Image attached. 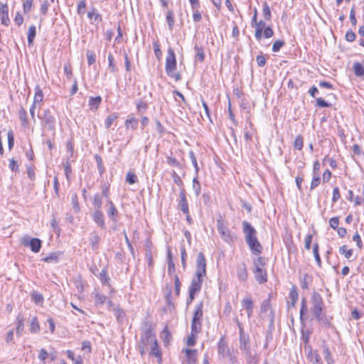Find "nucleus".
Masks as SVG:
<instances>
[{
  "mask_svg": "<svg viewBox=\"0 0 364 364\" xmlns=\"http://www.w3.org/2000/svg\"><path fill=\"white\" fill-rule=\"evenodd\" d=\"M339 223H340V220H339L338 216H334L329 219V225L334 230L338 229Z\"/></svg>",
  "mask_w": 364,
  "mask_h": 364,
  "instance_id": "603ef678",
  "label": "nucleus"
},
{
  "mask_svg": "<svg viewBox=\"0 0 364 364\" xmlns=\"http://www.w3.org/2000/svg\"><path fill=\"white\" fill-rule=\"evenodd\" d=\"M24 317L21 314H18L16 317V332L18 336H21L24 329Z\"/></svg>",
  "mask_w": 364,
  "mask_h": 364,
  "instance_id": "f3484780",
  "label": "nucleus"
},
{
  "mask_svg": "<svg viewBox=\"0 0 364 364\" xmlns=\"http://www.w3.org/2000/svg\"><path fill=\"white\" fill-rule=\"evenodd\" d=\"M237 275L239 278L242 280H246L247 279V271L244 266H240L238 267Z\"/></svg>",
  "mask_w": 364,
  "mask_h": 364,
  "instance_id": "09e8293b",
  "label": "nucleus"
},
{
  "mask_svg": "<svg viewBox=\"0 0 364 364\" xmlns=\"http://www.w3.org/2000/svg\"><path fill=\"white\" fill-rule=\"evenodd\" d=\"M102 102L100 96L91 97L89 100V106L91 109H97Z\"/></svg>",
  "mask_w": 364,
  "mask_h": 364,
  "instance_id": "c85d7f7f",
  "label": "nucleus"
},
{
  "mask_svg": "<svg viewBox=\"0 0 364 364\" xmlns=\"http://www.w3.org/2000/svg\"><path fill=\"white\" fill-rule=\"evenodd\" d=\"M218 355L222 359L230 358L232 360L234 358L224 336L221 337L218 343Z\"/></svg>",
  "mask_w": 364,
  "mask_h": 364,
  "instance_id": "423d86ee",
  "label": "nucleus"
},
{
  "mask_svg": "<svg viewBox=\"0 0 364 364\" xmlns=\"http://www.w3.org/2000/svg\"><path fill=\"white\" fill-rule=\"evenodd\" d=\"M217 228L219 234L225 242H230L233 241L234 237L224 221L218 220L217 222Z\"/></svg>",
  "mask_w": 364,
  "mask_h": 364,
  "instance_id": "0eeeda50",
  "label": "nucleus"
},
{
  "mask_svg": "<svg viewBox=\"0 0 364 364\" xmlns=\"http://www.w3.org/2000/svg\"><path fill=\"white\" fill-rule=\"evenodd\" d=\"M284 41H281V40H277L274 43H273V46H272V51L273 52H278L282 47L284 46Z\"/></svg>",
  "mask_w": 364,
  "mask_h": 364,
  "instance_id": "0e129e2a",
  "label": "nucleus"
},
{
  "mask_svg": "<svg viewBox=\"0 0 364 364\" xmlns=\"http://www.w3.org/2000/svg\"><path fill=\"white\" fill-rule=\"evenodd\" d=\"M176 65L175 53L172 48H169L166 58V73L169 77L174 78L176 81H179L181 79V75L175 73Z\"/></svg>",
  "mask_w": 364,
  "mask_h": 364,
  "instance_id": "7ed1b4c3",
  "label": "nucleus"
},
{
  "mask_svg": "<svg viewBox=\"0 0 364 364\" xmlns=\"http://www.w3.org/2000/svg\"><path fill=\"white\" fill-rule=\"evenodd\" d=\"M90 242L93 248H96L100 242V237L97 234H93L90 238Z\"/></svg>",
  "mask_w": 364,
  "mask_h": 364,
  "instance_id": "774afa93",
  "label": "nucleus"
},
{
  "mask_svg": "<svg viewBox=\"0 0 364 364\" xmlns=\"http://www.w3.org/2000/svg\"><path fill=\"white\" fill-rule=\"evenodd\" d=\"M255 231L252 228V252L256 255H259L262 251V246L257 240V237L253 235Z\"/></svg>",
  "mask_w": 364,
  "mask_h": 364,
  "instance_id": "a211bd4d",
  "label": "nucleus"
},
{
  "mask_svg": "<svg viewBox=\"0 0 364 364\" xmlns=\"http://www.w3.org/2000/svg\"><path fill=\"white\" fill-rule=\"evenodd\" d=\"M38 358L43 363H45L48 358H50L51 361H53L56 359V354L55 353H49L45 348H41L39 350Z\"/></svg>",
  "mask_w": 364,
  "mask_h": 364,
  "instance_id": "dca6fc26",
  "label": "nucleus"
},
{
  "mask_svg": "<svg viewBox=\"0 0 364 364\" xmlns=\"http://www.w3.org/2000/svg\"><path fill=\"white\" fill-rule=\"evenodd\" d=\"M348 200L353 201L354 206H359L362 204L361 198L358 196L354 197V193L352 190L348 191Z\"/></svg>",
  "mask_w": 364,
  "mask_h": 364,
  "instance_id": "c9c22d12",
  "label": "nucleus"
},
{
  "mask_svg": "<svg viewBox=\"0 0 364 364\" xmlns=\"http://www.w3.org/2000/svg\"><path fill=\"white\" fill-rule=\"evenodd\" d=\"M67 150L69 157L72 159L71 161H75L76 156L74 155V144L71 141H68L67 144Z\"/></svg>",
  "mask_w": 364,
  "mask_h": 364,
  "instance_id": "49530a36",
  "label": "nucleus"
},
{
  "mask_svg": "<svg viewBox=\"0 0 364 364\" xmlns=\"http://www.w3.org/2000/svg\"><path fill=\"white\" fill-rule=\"evenodd\" d=\"M33 0H26L23 3V10L25 14L28 13L33 7Z\"/></svg>",
  "mask_w": 364,
  "mask_h": 364,
  "instance_id": "13d9d810",
  "label": "nucleus"
},
{
  "mask_svg": "<svg viewBox=\"0 0 364 364\" xmlns=\"http://www.w3.org/2000/svg\"><path fill=\"white\" fill-rule=\"evenodd\" d=\"M92 204L95 210H101L102 205V196L99 193H97L94 196Z\"/></svg>",
  "mask_w": 364,
  "mask_h": 364,
  "instance_id": "72a5a7b5",
  "label": "nucleus"
},
{
  "mask_svg": "<svg viewBox=\"0 0 364 364\" xmlns=\"http://www.w3.org/2000/svg\"><path fill=\"white\" fill-rule=\"evenodd\" d=\"M108 204L109 205V210L108 211V215L109 217H111L112 219H114L117 218L118 211L116 208L115 205L112 203V201L109 200Z\"/></svg>",
  "mask_w": 364,
  "mask_h": 364,
  "instance_id": "ea45409f",
  "label": "nucleus"
},
{
  "mask_svg": "<svg viewBox=\"0 0 364 364\" xmlns=\"http://www.w3.org/2000/svg\"><path fill=\"white\" fill-rule=\"evenodd\" d=\"M178 205L183 213H188V211H189L186 193L183 188L179 191V201Z\"/></svg>",
  "mask_w": 364,
  "mask_h": 364,
  "instance_id": "9b49d317",
  "label": "nucleus"
},
{
  "mask_svg": "<svg viewBox=\"0 0 364 364\" xmlns=\"http://www.w3.org/2000/svg\"><path fill=\"white\" fill-rule=\"evenodd\" d=\"M87 17L90 20L94 19V22H99L102 19L101 14L97 12V10L95 7H92L90 11H88Z\"/></svg>",
  "mask_w": 364,
  "mask_h": 364,
  "instance_id": "393cba45",
  "label": "nucleus"
},
{
  "mask_svg": "<svg viewBox=\"0 0 364 364\" xmlns=\"http://www.w3.org/2000/svg\"><path fill=\"white\" fill-rule=\"evenodd\" d=\"M107 60H108V63H109L108 68L110 70V71L112 73L117 72V65H116V64L114 63V56H113V55L111 53H109L108 54Z\"/></svg>",
  "mask_w": 364,
  "mask_h": 364,
  "instance_id": "4c0bfd02",
  "label": "nucleus"
},
{
  "mask_svg": "<svg viewBox=\"0 0 364 364\" xmlns=\"http://www.w3.org/2000/svg\"><path fill=\"white\" fill-rule=\"evenodd\" d=\"M81 350L82 351H85L87 353H91L92 352V345H91V343L90 341H83L82 343V346H81Z\"/></svg>",
  "mask_w": 364,
  "mask_h": 364,
  "instance_id": "6e6d98bb",
  "label": "nucleus"
},
{
  "mask_svg": "<svg viewBox=\"0 0 364 364\" xmlns=\"http://www.w3.org/2000/svg\"><path fill=\"white\" fill-rule=\"evenodd\" d=\"M353 70L357 77H363L364 75V68L361 63L358 62L355 63L353 66Z\"/></svg>",
  "mask_w": 364,
  "mask_h": 364,
  "instance_id": "c756f323",
  "label": "nucleus"
},
{
  "mask_svg": "<svg viewBox=\"0 0 364 364\" xmlns=\"http://www.w3.org/2000/svg\"><path fill=\"white\" fill-rule=\"evenodd\" d=\"M200 330H201V328L191 327V333L188 335V336L186 341V344L188 347H192L196 345L197 336H198V333L200 331Z\"/></svg>",
  "mask_w": 364,
  "mask_h": 364,
  "instance_id": "ddd939ff",
  "label": "nucleus"
},
{
  "mask_svg": "<svg viewBox=\"0 0 364 364\" xmlns=\"http://www.w3.org/2000/svg\"><path fill=\"white\" fill-rule=\"evenodd\" d=\"M100 281L103 283V284H108L109 281V276L107 275V272L105 269H103L100 273Z\"/></svg>",
  "mask_w": 364,
  "mask_h": 364,
  "instance_id": "338daca9",
  "label": "nucleus"
},
{
  "mask_svg": "<svg viewBox=\"0 0 364 364\" xmlns=\"http://www.w3.org/2000/svg\"><path fill=\"white\" fill-rule=\"evenodd\" d=\"M36 36V28L34 25H31L28 28V45L29 47H32L33 46V41L35 39V37Z\"/></svg>",
  "mask_w": 364,
  "mask_h": 364,
  "instance_id": "4be33fe9",
  "label": "nucleus"
},
{
  "mask_svg": "<svg viewBox=\"0 0 364 364\" xmlns=\"http://www.w3.org/2000/svg\"><path fill=\"white\" fill-rule=\"evenodd\" d=\"M22 244L24 246H29L31 251L35 253L39 252L42 246L41 240L38 238H32L30 240L24 239Z\"/></svg>",
  "mask_w": 364,
  "mask_h": 364,
  "instance_id": "9d476101",
  "label": "nucleus"
},
{
  "mask_svg": "<svg viewBox=\"0 0 364 364\" xmlns=\"http://www.w3.org/2000/svg\"><path fill=\"white\" fill-rule=\"evenodd\" d=\"M126 181L132 185L138 181L136 175L131 171H129L126 175Z\"/></svg>",
  "mask_w": 364,
  "mask_h": 364,
  "instance_id": "c03bdc74",
  "label": "nucleus"
},
{
  "mask_svg": "<svg viewBox=\"0 0 364 364\" xmlns=\"http://www.w3.org/2000/svg\"><path fill=\"white\" fill-rule=\"evenodd\" d=\"M316 106L318 107H330L331 106V104L328 103V102L325 101L321 97H318L316 99Z\"/></svg>",
  "mask_w": 364,
  "mask_h": 364,
  "instance_id": "680f3d73",
  "label": "nucleus"
},
{
  "mask_svg": "<svg viewBox=\"0 0 364 364\" xmlns=\"http://www.w3.org/2000/svg\"><path fill=\"white\" fill-rule=\"evenodd\" d=\"M86 0H79L77 7V13L80 16H82L85 13Z\"/></svg>",
  "mask_w": 364,
  "mask_h": 364,
  "instance_id": "a18cd8bd",
  "label": "nucleus"
},
{
  "mask_svg": "<svg viewBox=\"0 0 364 364\" xmlns=\"http://www.w3.org/2000/svg\"><path fill=\"white\" fill-rule=\"evenodd\" d=\"M138 124L139 119L133 114H129L124 122V127L127 130H134L137 128Z\"/></svg>",
  "mask_w": 364,
  "mask_h": 364,
  "instance_id": "2eb2a0df",
  "label": "nucleus"
},
{
  "mask_svg": "<svg viewBox=\"0 0 364 364\" xmlns=\"http://www.w3.org/2000/svg\"><path fill=\"white\" fill-rule=\"evenodd\" d=\"M38 117L41 119L42 124L46 129L49 130L54 129L55 120L48 109H43L42 112L38 114Z\"/></svg>",
  "mask_w": 364,
  "mask_h": 364,
  "instance_id": "39448f33",
  "label": "nucleus"
},
{
  "mask_svg": "<svg viewBox=\"0 0 364 364\" xmlns=\"http://www.w3.org/2000/svg\"><path fill=\"white\" fill-rule=\"evenodd\" d=\"M148 108V104L142 100H139L136 102V109L138 112L139 113H144L146 111Z\"/></svg>",
  "mask_w": 364,
  "mask_h": 364,
  "instance_id": "8fccbe9b",
  "label": "nucleus"
},
{
  "mask_svg": "<svg viewBox=\"0 0 364 364\" xmlns=\"http://www.w3.org/2000/svg\"><path fill=\"white\" fill-rule=\"evenodd\" d=\"M144 326L146 328L140 335L136 343V349L141 357L148 354L150 357H154L159 364H161L163 362L162 351L154 331V325L146 322Z\"/></svg>",
  "mask_w": 364,
  "mask_h": 364,
  "instance_id": "f257e3e1",
  "label": "nucleus"
},
{
  "mask_svg": "<svg viewBox=\"0 0 364 364\" xmlns=\"http://www.w3.org/2000/svg\"><path fill=\"white\" fill-rule=\"evenodd\" d=\"M194 49L196 52L195 55V60L199 62H203L205 58V53L203 48L196 45Z\"/></svg>",
  "mask_w": 364,
  "mask_h": 364,
  "instance_id": "7c9ffc66",
  "label": "nucleus"
},
{
  "mask_svg": "<svg viewBox=\"0 0 364 364\" xmlns=\"http://www.w3.org/2000/svg\"><path fill=\"white\" fill-rule=\"evenodd\" d=\"M206 276V260L202 252L198 254L195 277L191 280L188 290L199 292L202 287L203 278Z\"/></svg>",
  "mask_w": 364,
  "mask_h": 364,
  "instance_id": "f03ea898",
  "label": "nucleus"
},
{
  "mask_svg": "<svg viewBox=\"0 0 364 364\" xmlns=\"http://www.w3.org/2000/svg\"><path fill=\"white\" fill-rule=\"evenodd\" d=\"M174 287H175V293L177 296H179L181 291V282L179 279V277L177 274H174Z\"/></svg>",
  "mask_w": 364,
  "mask_h": 364,
  "instance_id": "864d4df0",
  "label": "nucleus"
},
{
  "mask_svg": "<svg viewBox=\"0 0 364 364\" xmlns=\"http://www.w3.org/2000/svg\"><path fill=\"white\" fill-rule=\"evenodd\" d=\"M93 220L101 228L105 227L104 215L101 210H95L93 214Z\"/></svg>",
  "mask_w": 364,
  "mask_h": 364,
  "instance_id": "412c9836",
  "label": "nucleus"
},
{
  "mask_svg": "<svg viewBox=\"0 0 364 364\" xmlns=\"http://www.w3.org/2000/svg\"><path fill=\"white\" fill-rule=\"evenodd\" d=\"M95 158L97 161L99 173L100 175H102L105 171L104 165H103L102 159L99 155H95Z\"/></svg>",
  "mask_w": 364,
  "mask_h": 364,
  "instance_id": "3c124183",
  "label": "nucleus"
},
{
  "mask_svg": "<svg viewBox=\"0 0 364 364\" xmlns=\"http://www.w3.org/2000/svg\"><path fill=\"white\" fill-rule=\"evenodd\" d=\"M255 280L259 284H263L267 282V268H256L252 270Z\"/></svg>",
  "mask_w": 364,
  "mask_h": 364,
  "instance_id": "f8f14e48",
  "label": "nucleus"
},
{
  "mask_svg": "<svg viewBox=\"0 0 364 364\" xmlns=\"http://www.w3.org/2000/svg\"><path fill=\"white\" fill-rule=\"evenodd\" d=\"M59 259V253L58 252H52L47 257H44L43 260L45 262H57Z\"/></svg>",
  "mask_w": 364,
  "mask_h": 364,
  "instance_id": "37998d69",
  "label": "nucleus"
},
{
  "mask_svg": "<svg viewBox=\"0 0 364 364\" xmlns=\"http://www.w3.org/2000/svg\"><path fill=\"white\" fill-rule=\"evenodd\" d=\"M321 182V178L319 174H313L312 179L311 181L310 189L314 190L318 187Z\"/></svg>",
  "mask_w": 364,
  "mask_h": 364,
  "instance_id": "e433bc0d",
  "label": "nucleus"
},
{
  "mask_svg": "<svg viewBox=\"0 0 364 364\" xmlns=\"http://www.w3.org/2000/svg\"><path fill=\"white\" fill-rule=\"evenodd\" d=\"M106 300L107 296L105 294L97 293L95 296V304L97 306L104 304Z\"/></svg>",
  "mask_w": 364,
  "mask_h": 364,
  "instance_id": "79ce46f5",
  "label": "nucleus"
},
{
  "mask_svg": "<svg viewBox=\"0 0 364 364\" xmlns=\"http://www.w3.org/2000/svg\"><path fill=\"white\" fill-rule=\"evenodd\" d=\"M87 63L89 65L94 64L96 61V55L93 50H87L86 52Z\"/></svg>",
  "mask_w": 364,
  "mask_h": 364,
  "instance_id": "de8ad7c7",
  "label": "nucleus"
},
{
  "mask_svg": "<svg viewBox=\"0 0 364 364\" xmlns=\"http://www.w3.org/2000/svg\"><path fill=\"white\" fill-rule=\"evenodd\" d=\"M166 22L168 23V26L169 30H172L174 26V14L172 10H168L166 14Z\"/></svg>",
  "mask_w": 364,
  "mask_h": 364,
  "instance_id": "f704fd0d",
  "label": "nucleus"
},
{
  "mask_svg": "<svg viewBox=\"0 0 364 364\" xmlns=\"http://www.w3.org/2000/svg\"><path fill=\"white\" fill-rule=\"evenodd\" d=\"M353 240L356 242V245L359 250H362L363 248V244L361 240V237L358 232H356L353 236Z\"/></svg>",
  "mask_w": 364,
  "mask_h": 364,
  "instance_id": "4d7b16f0",
  "label": "nucleus"
},
{
  "mask_svg": "<svg viewBox=\"0 0 364 364\" xmlns=\"http://www.w3.org/2000/svg\"><path fill=\"white\" fill-rule=\"evenodd\" d=\"M117 117H118L117 113H112V114H109L105 120V127L107 129L109 128L112 125L113 122L117 119Z\"/></svg>",
  "mask_w": 364,
  "mask_h": 364,
  "instance_id": "58836bf2",
  "label": "nucleus"
},
{
  "mask_svg": "<svg viewBox=\"0 0 364 364\" xmlns=\"http://www.w3.org/2000/svg\"><path fill=\"white\" fill-rule=\"evenodd\" d=\"M341 193L339 188L338 186H335L333 189V194H332V202L336 203L341 198Z\"/></svg>",
  "mask_w": 364,
  "mask_h": 364,
  "instance_id": "bf43d9fd",
  "label": "nucleus"
},
{
  "mask_svg": "<svg viewBox=\"0 0 364 364\" xmlns=\"http://www.w3.org/2000/svg\"><path fill=\"white\" fill-rule=\"evenodd\" d=\"M311 302L312 304L311 311L316 318L320 321L322 318L324 309V304L321 295L317 291H314L311 296Z\"/></svg>",
  "mask_w": 364,
  "mask_h": 364,
  "instance_id": "20e7f679",
  "label": "nucleus"
},
{
  "mask_svg": "<svg viewBox=\"0 0 364 364\" xmlns=\"http://www.w3.org/2000/svg\"><path fill=\"white\" fill-rule=\"evenodd\" d=\"M244 225V231L246 234V242L247 243L250 245V225L247 222H245L243 223Z\"/></svg>",
  "mask_w": 364,
  "mask_h": 364,
  "instance_id": "5fc2aeb1",
  "label": "nucleus"
},
{
  "mask_svg": "<svg viewBox=\"0 0 364 364\" xmlns=\"http://www.w3.org/2000/svg\"><path fill=\"white\" fill-rule=\"evenodd\" d=\"M319 246L317 242L314 243L313 245V255L316 262V264L318 267L321 266V259L319 255Z\"/></svg>",
  "mask_w": 364,
  "mask_h": 364,
  "instance_id": "2f4dec72",
  "label": "nucleus"
},
{
  "mask_svg": "<svg viewBox=\"0 0 364 364\" xmlns=\"http://www.w3.org/2000/svg\"><path fill=\"white\" fill-rule=\"evenodd\" d=\"M289 297L290 299V304L292 307H294L297 303L299 299V292L297 287L293 285L290 289Z\"/></svg>",
  "mask_w": 364,
  "mask_h": 364,
  "instance_id": "6ab92c4d",
  "label": "nucleus"
},
{
  "mask_svg": "<svg viewBox=\"0 0 364 364\" xmlns=\"http://www.w3.org/2000/svg\"><path fill=\"white\" fill-rule=\"evenodd\" d=\"M325 161H327L328 163L329 166L333 169H336L338 166L336 161L333 158H330L327 155L325 156V157L323 159V162Z\"/></svg>",
  "mask_w": 364,
  "mask_h": 364,
  "instance_id": "052dcab7",
  "label": "nucleus"
},
{
  "mask_svg": "<svg viewBox=\"0 0 364 364\" xmlns=\"http://www.w3.org/2000/svg\"><path fill=\"white\" fill-rule=\"evenodd\" d=\"M0 16L1 24L8 26L10 23V19L9 18V8L6 4L1 5Z\"/></svg>",
  "mask_w": 364,
  "mask_h": 364,
  "instance_id": "4468645a",
  "label": "nucleus"
},
{
  "mask_svg": "<svg viewBox=\"0 0 364 364\" xmlns=\"http://www.w3.org/2000/svg\"><path fill=\"white\" fill-rule=\"evenodd\" d=\"M161 334H162V338H163L164 345L166 346H167L168 345H169L170 341L172 339V335H171L170 331L168 330V328L167 326H166L164 328V329L161 331Z\"/></svg>",
  "mask_w": 364,
  "mask_h": 364,
  "instance_id": "a878e982",
  "label": "nucleus"
},
{
  "mask_svg": "<svg viewBox=\"0 0 364 364\" xmlns=\"http://www.w3.org/2000/svg\"><path fill=\"white\" fill-rule=\"evenodd\" d=\"M339 253L344 256L347 259H350L353 255V250L349 248L348 245H343L339 247Z\"/></svg>",
  "mask_w": 364,
  "mask_h": 364,
  "instance_id": "5701e85b",
  "label": "nucleus"
},
{
  "mask_svg": "<svg viewBox=\"0 0 364 364\" xmlns=\"http://www.w3.org/2000/svg\"><path fill=\"white\" fill-rule=\"evenodd\" d=\"M203 302L200 301L196 307L193 312V316L191 321V327L201 328H202V317H203Z\"/></svg>",
  "mask_w": 364,
  "mask_h": 364,
  "instance_id": "6e6552de",
  "label": "nucleus"
},
{
  "mask_svg": "<svg viewBox=\"0 0 364 364\" xmlns=\"http://www.w3.org/2000/svg\"><path fill=\"white\" fill-rule=\"evenodd\" d=\"M31 299H32V301L36 304H41V305H42L43 303V295L41 294H40L39 292L36 291H33L31 293Z\"/></svg>",
  "mask_w": 364,
  "mask_h": 364,
  "instance_id": "473e14b6",
  "label": "nucleus"
},
{
  "mask_svg": "<svg viewBox=\"0 0 364 364\" xmlns=\"http://www.w3.org/2000/svg\"><path fill=\"white\" fill-rule=\"evenodd\" d=\"M43 93L39 85H36L35 87V95L33 97V105H37L38 103H40L43 100Z\"/></svg>",
  "mask_w": 364,
  "mask_h": 364,
  "instance_id": "b1692460",
  "label": "nucleus"
},
{
  "mask_svg": "<svg viewBox=\"0 0 364 364\" xmlns=\"http://www.w3.org/2000/svg\"><path fill=\"white\" fill-rule=\"evenodd\" d=\"M332 177V172L329 169H326L322 173L323 183H328Z\"/></svg>",
  "mask_w": 364,
  "mask_h": 364,
  "instance_id": "e2e57ef3",
  "label": "nucleus"
},
{
  "mask_svg": "<svg viewBox=\"0 0 364 364\" xmlns=\"http://www.w3.org/2000/svg\"><path fill=\"white\" fill-rule=\"evenodd\" d=\"M313 240V235L311 234H308L305 236L304 238V247L306 250H309L311 249V244Z\"/></svg>",
  "mask_w": 364,
  "mask_h": 364,
  "instance_id": "69168bd1",
  "label": "nucleus"
},
{
  "mask_svg": "<svg viewBox=\"0 0 364 364\" xmlns=\"http://www.w3.org/2000/svg\"><path fill=\"white\" fill-rule=\"evenodd\" d=\"M64 171L66 178L69 181L72 173L71 161L69 159H67V161L64 163Z\"/></svg>",
  "mask_w": 364,
  "mask_h": 364,
  "instance_id": "a19ab883",
  "label": "nucleus"
},
{
  "mask_svg": "<svg viewBox=\"0 0 364 364\" xmlns=\"http://www.w3.org/2000/svg\"><path fill=\"white\" fill-rule=\"evenodd\" d=\"M18 117L21 120V125L26 127L28 124V120L27 118V112L23 107H21L18 109Z\"/></svg>",
  "mask_w": 364,
  "mask_h": 364,
  "instance_id": "bb28decb",
  "label": "nucleus"
},
{
  "mask_svg": "<svg viewBox=\"0 0 364 364\" xmlns=\"http://www.w3.org/2000/svg\"><path fill=\"white\" fill-rule=\"evenodd\" d=\"M268 259L264 257H259L254 261V269L256 268H267Z\"/></svg>",
  "mask_w": 364,
  "mask_h": 364,
  "instance_id": "cd10ccee",
  "label": "nucleus"
},
{
  "mask_svg": "<svg viewBox=\"0 0 364 364\" xmlns=\"http://www.w3.org/2000/svg\"><path fill=\"white\" fill-rule=\"evenodd\" d=\"M187 364L198 363V350L196 349L185 348L183 350Z\"/></svg>",
  "mask_w": 364,
  "mask_h": 364,
  "instance_id": "1a4fd4ad",
  "label": "nucleus"
},
{
  "mask_svg": "<svg viewBox=\"0 0 364 364\" xmlns=\"http://www.w3.org/2000/svg\"><path fill=\"white\" fill-rule=\"evenodd\" d=\"M41 326L37 316H33L29 323V331L31 333H38L40 332Z\"/></svg>",
  "mask_w": 364,
  "mask_h": 364,
  "instance_id": "aec40b11",
  "label": "nucleus"
}]
</instances>
